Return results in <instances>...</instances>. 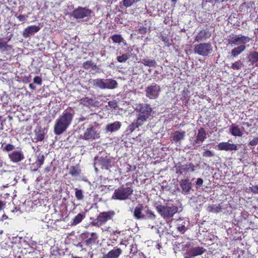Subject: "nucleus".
Instances as JSON below:
<instances>
[{
	"mask_svg": "<svg viewBox=\"0 0 258 258\" xmlns=\"http://www.w3.org/2000/svg\"><path fill=\"white\" fill-rule=\"evenodd\" d=\"M258 143V137H255L253 139L252 141H251L249 144L250 146H255Z\"/></svg>",
	"mask_w": 258,
	"mask_h": 258,
	"instance_id": "obj_50",
	"label": "nucleus"
},
{
	"mask_svg": "<svg viewBox=\"0 0 258 258\" xmlns=\"http://www.w3.org/2000/svg\"><path fill=\"white\" fill-rule=\"evenodd\" d=\"M108 105L112 108H115L117 106V102L115 100L109 101L108 102Z\"/></svg>",
	"mask_w": 258,
	"mask_h": 258,
	"instance_id": "obj_49",
	"label": "nucleus"
},
{
	"mask_svg": "<svg viewBox=\"0 0 258 258\" xmlns=\"http://www.w3.org/2000/svg\"><path fill=\"white\" fill-rule=\"evenodd\" d=\"M243 63L240 60H238L235 62L232 63L231 68L233 70H239L242 67Z\"/></svg>",
	"mask_w": 258,
	"mask_h": 258,
	"instance_id": "obj_40",
	"label": "nucleus"
},
{
	"mask_svg": "<svg viewBox=\"0 0 258 258\" xmlns=\"http://www.w3.org/2000/svg\"><path fill=\"white\" fill-rule=\"evenodd\" d=\"M248 61L252 64H254L258 61V52L256 51H252L248 55Z\"/></svg>",
	"mask_w": 258,
	"mask_h": 258,
	"instance_id": "obj_34",
	"label": "nucleus"
},
{
	"mask_svg": "<svg viewBox=\"0 0 258 258\" xmlns=\"http://www.w3.org/2000/svg\"><path fill=\"white\" fill-rule=\"evenodd\" d=\"M84 235V243L87 246L90 247L96 243L97 240L98 238V235L95 232L90 233H87L83 234Z\"/></svg>",
	"mask_w": 258,
	"mask_h": 258,
	"instance_id": "obj_15",
	"label": "nucleus"
},
{
	"mask_svg": "<svg viewBox=\"0 0 258 258\" xmlns=\"http://www.w3.org/2000/svg\"><path fill=\"white\" fill-rule=\"evenodd\" d=\"M9 46L7 44L6 42L3 40L2 39L0 38V50L1 51H5L8 50V47Z\"/></svg>",
	"mask_w": 258,
	"mask_h": 258,
	"instance_id": "obj_44",
	"label": "nucleus"
},
{
	"mask_svg": "<svg viewBox=\"0 0 258 258\" xmlns=\"http://www.w3.org/2000/svg\"><path fill=\"white\" fill-rule=\"evenodd\" d=\"M203 183V180L201 178H198L197 182H196L197 188L200 187L201 185H202Z\"/></svg>",
	"mask_w": 258,
	"mask_h": 258,
	"instance_id": "obj_54",
	"label": "nucleus"
},
{
	"mask_svg": "<svg viewBox=\"0 0 258 258\" xmlns=\"http://www.w3.org/2000/svg\"><path fill=\"white\" fill-rule=\"evenodd\" d=\"M121 124L119 121H115L108 124L106 126V130L109 132H113L118 130L121 127Z\"/></svg>",
	"mask_w": 258,
	"mask_h": 258,
	"instance_id": "obj_26",
	"label": "nucleus"
},
{
	"mask_svg": "<svg viewBox=\"0 0 258 258\" xmlns=\"http://www.w3.org/2000/svg\"><path fill=\"white\" fill-rule=\"evenodd\" d=\"M250 41V38L249 37L242 35L229 36L227 39L229 44L231 46L241 44L232 49L231 51V56L233 57H236L241 54L246 49V46L243 44L248 43Z\"/></svg>",
	"mask_w": 258,
	"mask_h": 258,
	"instance_id": "obj_2",
	"label": "nucleus"
},
{
	"mask_svg": "<svg viewBox=\"0 0 258 258\" xmlns=\"http://www.w3.org/2000/svg\"><path fill=\"white\" fill-rule=\"evenodd\" d=\"M105 89H114L117 87L118 83L114 79H104Z\"/></svg>",
	"mask_w": 258,
	"mask_h": 258,
	"instance_id": "obj_25",
	"label": "nucleus"
},
{
	"mask_svg": "<svg viewBox=\"0 0 258 258\" xmlns=\"http://www.w3.org/2000/svg\"><path fill=\"white\" fill-rule=\"evenodd\" d=\"M81 170L78 165L72 166L69 169V174L73 177H78L80 175Z\"/></svg>",
	"mask_w": 258,
	"mask_h": 258,
	"instance_id": "obj_30",
	"label": "nucleus"
},
{
	"mask_svg": "<svg viewBox=\"0 0 258 258\" xmlns=\"http://www.w3.org/2000/svg\"><path fill=\"white\" fill-rule=\"evenodd\" d=\"M249 190L254 194H258V185H252L249 187Z\"/></svg>",
	"mask_w": 258,
	"mask_h": 258,
	"instance_id": "obj_48",
	"label": "nucleus"
},
{
	"mask_svg": "<svg viewBox=\"0 0 258 258\" xmlns=\"http://www.w3.org/2000/svg\"><path fill=\"white\" fill-rule=\"evenodd\" d=\"M9 158L13 163H18L25 158L23 152L21 150L14 151L8 154Z\"/></svg>",
	"mask_w": 258,
	"mask_h": 258,
	"instance_id": "obj_14",
	"label": "nucleus"
},
{
	"mask_svg": "<svg viewBox=\"0 0 258 258\" xmlns=\"http://www.w3.org/2000/svg\"><path fill=\"white\" fill-rule=\"evenodd\" d=\"M76 246L80 248H81V250L86 251L85 249L83 248V245L82 244V243H78L76 245Z\"/></svg>",
	"mask_w": 258,
	"mask_h": 258,
	"instance_id": "obj_57",
	"label": "nucleus"
},
{
	"mask_svg": "<svg viewBox=\"0 0 258 258\" xmlns=\"http://www.w3.org/2000/svg\"><path fill=\"white\" fill-rule=\"evenodd\" d=\"M140 0H123L122 5L126 8L132 6L134 4L139 2Z\"/></svg>",
	"mask_w": 258,
	"mask_h": 258,
	"instance_id": "obj_41",
	"label": "nucleus"
},
{
	"mask_svg": "<svg viewBox=\"0 0 258 258\" xmlns=\"http://www.w3.org/2000/svg\"><path fill=\"white\" fill-rule=\"evenodd\" d=\"M196 166L191 163H187L184 165H179L176 167L177 174H183L188 172H194Z\"/></svg>",
	"mask_w": 258,
	"mask_h": 258,
	"instance_id": "obj_13",
	"label": "nucleus"
},
{
	"mask_svg": "<svg viewBox=\"0 0 258 258\" xmlns=\"http://www.w3.org/2000/svg\"><path fill=\"white\" fill-rule=\"evenodd\" d=\"M27 17V16L25 15H19L17 18L20 21H24L26 20Z\"/></svg>",
	"mask_w": 258,
	"mask_h": 258,
	"instance_id": "obj_55",
	"label": "nucleus"
},
{
	"mask_svg": "<svg viewBox=\"0 0 258 258\" xmlns=\"http://www.w3.org/2000/svg\"><path fill=\"white\" fill-rule=\"evenodd\" d=\"M92 82L94 87L105 89L104 79L98 78L93 80Z\"/></svg>",
	"mask_w": 258,
	"mask_h": 258,
	"instance_id": "obj_32",
	"label": "nucleus"
},
{
	"mask_svg": "<svg viewBox=\"0 0 258 258\" xmlns=\"http://www.w3.org/2000/svg\"><path fill=\"white\" fill-rule=\"evenodd\" d=\"M177 0H171V1L173 3H176Z\"/></svg>",
	"mask_w": 258,
	"mask_h": 258,
	"instance_id": "obj_64",
	"label": "nucleus"
},
{
	"mask_svg": "<svg viewBox=\"0 0 258 258\" xmlns=\"http://www.w3.org/2000/svg\"><path fill=\"white\" fill-rule=\"evenodd\" d=\"M94 166L96 170L97 169V167H100L103 169L108 170L111 167V160L106 157H101L95 160Z\"/></svg>",
	"mask_w": 258,
	"mask_h": 258,
	"instance_id": "obj_11",
	"label": "nucleus"
},
{
	"mask_svg": "<svg viewBox=\"0 0 258 258\" xmlns=\"http://www.w3.org/2000/svg\"><path fill=\"white\" fill-rule=\"evenodd\" d=\"M84 218L85 216L83 214L81 213L78 214L74 218L73 222L71 223V225L74 226L77 225L80 223Z\"/></svg>",
	"mask_w": 258,
	"mask_h": 258,
	"instance_id": "obj_38",
	"label": "nucleus"
},
{
	"mask_svg": "<svg viewBox=\"0 0 258 258\" xmlns=\"http://www.w3.org/2000/svg\"><path fill=\"white\" fill-rule=\"evenodd\" d=\"M194 51L196 54L206 56L212 52L213 48L210 43H201L195 45Z\"/></svg>",
	"mask_w": 258,
	"mask_h": 258,
	"instance_id": "obj_7",
	"label": "nucleus"
},
{
	"mask_svg": "<svg viewBox=\"0 0 258 258\" xmlns=\"http://www.w3.org/2000/svg\"><path fill=\"white\" fill-rule=\"evenodd\" d=\"M211 36V32L208 29H202L199 31L196 35L195 41L201 42L205 41L209 39Z\"/></svg>",
	"mask_w": 258,
	"mask_h": 258,
	"instance_id": "obj_16",
	"label": "nucleus"
},
{
	"mask_svg": "<svg viewBox=\"0 0 258 258\" xmlns=\"http://www.w3.org/2000/svg\"><path fill=\"white\" fill-rule=\"evenodd\" d=\"M4 164L5 163L3 160L1 158H0V168L3 167Z\"/></svg>",
	"mask_w": 258,
	"mask_h": 258,
	"instance_id": "obj_58",
	"label": "nucleus"
},
{
	"mask_svg": "<svg viewBox=\"0 0 258 258\" xmlns=\"http://www.w3.org/2000/svg\"><path fill=\"white\" fill-rule=\"evenodd\" d=\"M133 50L132 49L130 51L126 52L124 53H121L119 52V55L116 57V59L118 62L120 63L125 62L127 59L131 56V51Z\"/></svg>",
	"mask_w": 258,
	"mask_h": 258,
	"instance_id": "obj_28",
	"label": "nucleus"
},
{
	"mask_svg": "<svg viewBox=\"0 0 258 258\" xmlns=\"http://www.w3.org/2000/svg\"><path fill=\"white\" fill-rule=\"evenodd\" d=\"M222 208L220 205H211L207 207V211L209 212L218 213L221 211Z\"/></svg>",
	"mask_w": 258,
	"mask_h": 258,
	"instance_id": "obj_37",
	"label": "nucleus"
},
{
	"mask_svg": "<svg viewBox=\"0 0 258 258\" xmlns=\"http://www.w3.org/2000/svg\"><path fill=\"white\" fill-rule=\"evenodd\" d=\"M114 211L110 210L107 212L100 213L92 224L94 226H100L105 224L108 220H111L115 215Z\"/></svg>",
	"mask_w": 258,
	"mask_h": 258,
	"instance_id": "obj_6",
	"label": "nucleus"
},
{
	"mask_svg": "<svg viewBox=\"0 0 258 258\" xmlns=\"http://www.w3.org/2000/svg\"><path fill=\"white\" fill-rule=\"evenodd\" d=\"M206 133L203 128H201L198 130V133L196 139L193 142V145L203 143L206 139Z\"/></svg>",
	"mask_w": 258,
	"mask_h": 258,
	"instance_id": "obj_21",
	"label": "nucleus"
},
{
	"mask_svg": "<svg viewBox=\"0 0 258 258\" xmlns=\"http://www.w3.org/2000/svg\"><path fill=\"white\" fill-rule=\"evenodd\" d=\"M156 209L160 216L164 219H168L172 217L177 212L178 208L176 206L171 205H157Z\"/></svg>",
	"mask_w": 258,
	"mask_h": 258,
	"instance_id": "obj_5",
	"label": "nucleus"
},
{
	"mask_svg": "<svg viewBox=\"0 0 258 258\" xmlns=\"http://www.w3.org/2000/svg\"><path fill=\"white\" fill-rule=\"evenodd\" d=\"M2 148L3 151L10 152L14 150L15 146L12 144H7L5 147H3L2 145Z\"/></svg>",
	"mask_w": 258,
	"mask_h": 258,
	"instance_id": "obj_43",
	"label": "nucleus"
},
{
	"mask_svg": "<svg viewBox=\"0 0 258 258\" xmlns=\"http://www.w3.org/2000/svg\"><path fill=\"white\" fill-rule=\"evenodd\" d=\"M130 184V183H127L116 189L112 196V199L121 201L128 199L133 192V188L128 186Z\"/></svg>",
	"mask_w": 258,
	"mask_h": 258,
	"instance_id": "obj_4",
	"label": "nucleus"
},
{
	"mask_svg": "<svg viewBox=\"0 0 258 258\" xmlns=\"http://www.w3.org/2000/svg\"><path fill=\"white\" fill-rule=\"evenodd\" d=\"M214 155L213 152L210 150H206L203 153V156L206 157H211Z\"/></svg>",
	"mask_w": 258,
	"mask_h": 258,
	"instance_id": "obj_47",
	"label": "nucleus"
},
{
	"mask_svg": "<svg viewBox=\"0 0 258 258\" xmlns=\"http://www.w3.org/2000/svg\"><path fill=\"white\" fill-rule=\"evenodd\" d=\"M152 111L150 105L145 103L137 104L135 108L137 119L143 123L147 121L151 116Z\"/></svg>",
	"mask_w": 258,
	"mask_h": 258,
	"instance_id": "obj_3",
	"label": "nucleus"
},
{
	"mask_svg": "<svg viewBox=\"0 0 258 258\" xmlns=\"http://www.w3.org/2000/svg\"><path fill=\"white\" fill-rule=\"evenodd\" d=\"M239 145L234 144H231L229 142H221L218 145L217 147L219 150L226 151H236L238 149Z\"/></svg>",
	"mask_w": 258,
	"mask_h": 258,
	"instance_id": "obj_17",
	"label": "nucleus"
},
{
	"mask_svg": "<svg viewBox=\"0 0 258 258\" xmlns=\"http://www.w3.org/2000/svg\"><path fill=\"white\" fill-rule=\"evenodd\" d=\"M72 258H82V257H79V256H74Z\"/></svg>",
	"mask_w": 258,
	"mask_h": 258,
	"instance_id": "obj_63",
	"label": "nucleus"
},
{
	"mask_svg": "<svg viewBox=\"0 0 258 258\" xmlns=\"http://www.w3.org/2000/svg\"><path fill=\"white\" fill-rule=\"evenodd\" d=\"M122 253L120 248L115 247L107 253L103 254L101 258H119Z\"/></svg>",
	"mask_w": 258,
	"mask_h": 258,
	"instance_id": "obj_20",
	"label": "nucleus"
},
{
	"mask_svg": "<svg viewBox=\"0 0 258 258\" xmlns=\"http://www.w3.org/2000/svg\"><path fill=\"white\" fill-rule=\"evenodd\" d=\"M99 137V133L96 131L93 126H91L85 130L82 139L86 140H93L98 139Z\"/></svg>",
	"mask_w": 258,
	"mask_h": 258,
	"instance_id": "obj_12",
	"label": "nucleus"
},
{
	"mask_svg": "<svg viewBox=\"0 0 258 258\" xmlns=\"http://www.w3.org/2000/svg\"><path fill=\"white\" fill-rule=\"evenodd\" d=\"M229 133L235 137H241L243 135L242 131L235 124H232L229 126Z\"/></svg>",
	"mask_w": 258,
	"mask_h": 258,
	"instance_id": "obj_24",
	"label": "nucleus"
},
{
	"mask_svg": "<svg viewBox=\"0 0 258 258\" xmlns=\"http://www.w3.org/2000/svg\"><path fill=\"white\" fill-rule=\"evenodd\" d=\"M161 40L164 42V43L167 46H170V45L171 44V43H170L169 42V40L168 39H167L166 37H164V36H162L161 37Z\"/></svg>",
	"mask_w": 258,
	"mask_h": 258,
	"instance_id": "obj_53",
	"label": "nucleus"
},
{
	"mask_svg": "<svg viewBox=\"0 0 258 258\" xmlns=\"http://www.w3.org/2000/svg\"><path fill=\"white\" fill-rule=\"evenodd\" d=\"M80 104L87 107L96 106L98 105V102L92 98L86 97L80 99Z\"/></svg>",
	"mask_w": 258,
	"mask_h": 258,
	"instance_id": "obj_23",
	"label": "nucleus"
},
{
	"mask_svg": "<svg viewBox=\"0 0 258 258\" xmlns=\"http://www.w3.org/2000/svg\"><path fill=\"white\" fill-rule=\"evenodd\" d=\"M75 190H76L75 196H76V198L78 200H82L84 198L82 190L81 189H77V188H76Z\"/></svg>",
	"mask_w": 258,
	"mask_h": 258,
	"instance_id": "obj_45",
	"label": "nucleus"
},
{
	"mask_svg": "<svg viewBox=\"0 0 258 258\" xmlns=\"http://www.w3.org/2000/svg\"><path fill=\"white\" fill-rule=\"evenodd\" d=\"M7 219H8V217L6 215L4 214L2 216V220H6Z\"/></svg>",
	"mask_w": 258,
	"mask_h": 258,
	"instance_id": "obj_59",
	"label": "nucleus"
},
{
	"mask_svg": "<svg viewBox=\"0 0 258 258\" xmlns=\"http://www.w3.org/2000/svg\"><path fill=\"white\" fill-rule=\"evenodd\" d=\"M206 251V249L203 247H191L184 254V258H192L202 254Z\"/></svg>",
	"mask_w": 258,
	"mask_h": 258,
	"instance_id": "obj_10",
	"label": "nucleus"
},
{
	"mask_svg": "<svg viewBox=\"0 0 258 258\" xmlns=\"http://www.w3.org/2000/svg\"><path fill=\"white\" fill-rule=\"evenodd\" d=\"M145 92L147 98L150 99H155L159 96L161 88L158 84L152 83L145 88Z\"/></svg>",
	"mask_w": 258,
	"mask_h": 258,
	"instance_id": "obj_8",
	"label": "nucleus"
},
{
	"mask_svg": "<svg viewBox=\"0 0 258 258\" xmlns=\"http://www.w3.org/2000/svg\"><path fill=\"white\" fill-rule=\"evenodd\" d=\"M92 14V11L88 8L79 7L73 12V16L76 19H83L89 17Z\"/></svg>",
	"mask_w": 258,
	"mask_h": 258,
	"instance_id": "obj_9",
	"label": "nucleus"
},
{
	"mask_svg": "<svg viewBox=\"0 0 258 258\" xmlns=\"http://www.w3.org/2000/svg\"><path fill=\"white\" fill-rule=\"evenodd\" d=\"M143 206L142 204H139L136 207L134 211V216L137 220L146 219V216L142 214Z\"/></svg>",
	"mask_w": 258,
	"mask_h": 258,
	"instance_id": "obj_22",
	"label": "nucleus"
},
{
	"mask_svg": "<svg viewBox=\"0 0 258 258\" xmlns=\"http://www.w3.org/2000/svg\"><path fill=\"white\" fill-rule=\"evenodd\" d=\"M242 125H246L247 127H249L250 126L248 122H243L242 123Z\"/></svg>",
	"mask_w": 258,
	"mask_h": 258,
	"instance_id": "obj_60",
	"label": "nucleus"
},
{
	"mask_svg": "<svg viewBox=\"0 0 258 258\" xmlns=\"http://www.w3.org/2000/svg\"><path fill=\"white\" fill-rule=\"evenodd\" d=\"M111 40L115 43L120 44L123 43L124 45H126L125 40L122 38L120 35L115 34L111 37Z\"/></svg>",
	"mask_w": 258,
	"mask_h": 258,
	"instance_id": "obj_33",
	"label": "nucleus"
},
{
	"mask_svg": "<svg viewBox=\"0 0 258 258\" xmlns=\"http://www.w3.org/2000/svg\"><path fill=\"white\" fill-rule=\"evenodd\" d=\"M40 29L39 26L32 25L26 28L22 33L23 36L26 38L29 37L30 35L38 32Z\"/></svg>",
	"mask_w": 258,
	"mask_h": 258,
	"instance_id": "obj_19",
	"label": "nucleus"
},
{
	"mask_svg": "<svg viewBox=\"0 0 258 258\" xmlns=\"http://www.w3.org/2000/svg\"><path fill=\"white\" fill-rule=\"evenodd\" d=\"M145 215L146 216V219H148L150 220H155L156 218L154 213L151 210L149 209L146 211V214Z\"/></svg>",
	"mask_w": 258,
	"mask_h": 258,
	"instance_id": "obj_42",
	"label": "nucleus"
},
{
	"mask_svg": "<svg viewBox=\"0 0 258 258\" xmlns=\"http://www.w3.org/2000/svg\"><path fill=\"white\" fill-rule=\"evenodd\" d=\"M179 185L182 189V192L185 195L189 193L191 189V183L189 179H181L179 181Z\"/></svg>",
	"mask_w": 258,
	"mask_h": 258,
	"instance_id": "obj_18",
	"label": "nucleus"
},
{
	"mask_svg": "<svg viewBox=\"0 0 258 258\" xmlns=\"http://www.w3.org/2000/svg\"><path fill=\"white\" fill-rule=\"evenodd\" d=\"M185 132L175 131L172 135V140L174 143H177L184 139Z\"/></svg>",
	"mask_w": 258,
	"mask_h": 258,
	"instance_id": "obj_27",
	"label": "nucleus"
},
{
	"mask_svg": "<svg viewBox=\"0 0 258 258\" xmlns=\"http://www.w3.org/2000/svg\"><path fill=\"white\" fill-rule=\"evenodd\" d=\"M93 65V63L92 61H87L83 63V66L86 70L89 69Z\"/></svg>",
	"mask_w": 258,
	"mask_h": 258,
	"instance_id": "obj_46",
	"label": "nucleus"
},
{
	"mask_svg": "<svg viewBox=\"0 0 258 258\" xmlns=\"http://www.w3.org/2000/svg\"><path fill=\"white\" fill-rule=\"evenodd\" d=\"M141 63L144 66L149 67L155 68L157 66V62L155 59H148L147 58H144L142 60Z\"/></svg>",
	"mask_w": 258,
	"mask_h": 258,
	"instance_id": "obj_36",
	"label": "nucleus"
},
{
	"mask_svg": "<svg viewBox=\"0 0 258 258\" xmlns=\"http://www.w3.org/2000/svg\"><path fill=\"white\" fill-rule=\"evenodd\" d=\"M176 222L177 229L178 231L182 234L184 233L187 229L185 226V221H183L182 219L179 218L176 221Z\"/></svg>",
	"mask_w": 258,
	"mask_h": 258,
	"instance_id": "obj_29",
	"label": "nucleus"
},
{
	"mask_svg": "<svg viewBox=\"0 0 258 258\" xmlns=\"http://www.w3.org/2000/svg\"><path fill=\"white\" fill-rule=\"evenodd\" d=\"M138 31L141 34H145L147 33V28L145 27H141L139 28Z\"/></svg>",
	"mask_w": 258,
	"mask_h": 258,
	"instance_id": "obj_51",
	"label": "nucleus"
},
{
	"mask_svg": "<svg viewBox=\"0 0 258 258\" xmlns=\"http://www.w3.org/2000/svg\"><path fill=\"white\" fill-rule=\"evenodd\" d=\"M6 206V202L0 201V211L4 209Z\"/></svg>",
	"mask_w": 258,
	"mask_h": 258,
	"instance_id": "obj_56",
	"label": "nucleus"
},
{
	"mask_svg": "<svg viewBox=\"0 0 258 258\" xmlns=\"http://www.w3.org/2000/svg\"><path fill=\"white\" fill-rule=\"evenodd\" d=\"M49 170H50V169H49V167H46V168H45V171L46 172H49Z\"/></svg>",
	"mask_w": 258,
	"mask_h": 258,
	"instance_id": "obj_61",
	"label": "nucleus"
},
{
	"mask_svg": "<svg viewBox=\"0 0 258 258\" xmlns=\"http://www.w3.org/2000/svg\"><path fill=\"white\" fill-rule=\"evenodd\" d=\"M36 138L34 139L36 142L42 141L44 139V131L40 127H38L35 130Z\"/></svg>",
	"mask_w": 258,
	"mask_h": 258,
	"instance_id": "obj_31",
	"label": "nucleus"
},
{
	"mask_svg": "<svg viewBox=\"0 0 258 258\" xmlns=\"http://www.w3.org/2000/svg\"><path fill=\"white\" fill-rule=\"evenodd\" d=\"M75 115V111L69 108L62 113L56 120L54 126V133L56 135H60L64 132L71 125Z\"/></svg>",
	"mask_w": 258,
	"mask_h": 258,
	"instance_id": "obj_1",
	"label": "nucleus"
},
{
	"mask_svg": "<svg viewBox=\"0 0 258 258\" xmlns=\"http://www.w3.org/2000/svg\"><path fill=\"white\" fill-rule=\"evenodd\" d=\"M29 87H30V88H31V89H33V85H32V84H30V85H29Z\"/></svg>",
	"mask_w": 258,
	"mask_h": 258,
	"instance_id": "obj_62",
	"label": "nucleus"
},
{
	"mask_svg": "<svg viewBox=\"0 0 258 258\" xmlns=\"http://www.w3.org/2000/svg\"><path fill=\"white\" fill-rule=\"evenodd\" d=\"M45 157L42 154H39L37 157L35 164L38 167H40L43 164Z\"/></svg>",
	"mask_w": 258,
	"mask_h": 258,
	"instance_id": "obj_39",
	"label": "nucleus"
},
{
	"mask_svg": "<svg viewBox=\"0 0 258 258\" xmlns=\"http://www.w3.org/2000/svg\"><path fill=\"white\" fill-rule=\"evenodd\" d=\"M144 123L138 120L137 118L136 120L133 121L132 123H131L128 126V130L132 133L133 131L135 130L136 128L139 127V126L142 125Z\"/></svg>",
	"mask_w": 258,
	"mask_h": 258,
	"instance_id": "obj_35",
	"label": "nucleus"
},
{
	"mask_svg": "<svg viewBox=\"0 0 258 258\" xmlns=\"http://www.w3.org/2000/svg\"><path fill=\"white\" fill-rule=\"evenodd\" d=\"M34 83L38 85H41L42 79L40 77L37 76L34 78Z\"/></svg>",
	"mask_w": 258,
	"mask_h": 258,
	"instance_id": "obj_52",
	"label": "nucleus"
}]
</instances>
